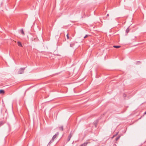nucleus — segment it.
Segmentation results:
<instances>
[{"instance_id": "nucleus-1", "label": "nucleus", "mask_w": 146, "mask_h": 146, "mask_svg": "<svg viewBox=\"0 0 146 146\" xmlns=\"http://www.w3.org/2000/svg\"><path fill=\"white\" fill-rule=\"evenodd\" d=\"M59 134V133L58 132L56 134H55L52 137V139L50 140L49 142V143L48 144L50 145V144L51 143L53 142L54 139L56 138V137H57V136Z\"/></svg>"}, {"instance_id": "nucleus-2", "label": "nucleus", "mask_w": 146, "mask_h": 146, "mask_svg": "<svg viewBox=\"0 0 146 146\" xmlns=\"http://www.w3.org/2000/svg\"><path fill=\"white\" fill-rule=\"evenodd\" d=\"M25 68H21L19 70L18 73L19 74H22L24 73V70Z\"/></svg>"}, {"instance_id": "nucleus-17", "label": "nucleus", "mask_w": 146, "mask_h": 146, "mask_svg": "<svg viewBox=\"0 0 146 146\" xmlns=\"http://www.w3.org/2000/svg\"><path fill=\"white\" fill-rule=\"evenodd\" d=\"M144 114H146V111L144 113Z\"/></svg>"}, {"instance_id": "nucleus-11", "label": "nucleus", "mask_w": 146, "mask_h": 146, "mask_svg": "<svg viewBox=\"0 0 146 146\" xmlns=\"http://www.w3.org/2000/svg\"><path fill=\"white\" fill-rule=\"evenodd\" d=\"M4 124V123L3 121H0V127L3 125Z\"/></svg>"}, {"instance_id": "nucleus-19", "label": "nucleus", "mask_w": 146, "mask_h": 146, "mask_svg": "<svg viewBox=\"0 0 146 146\" xmlns=\"http://www.w3.org/2000/svg\"><path fill=\"white\" fill-rule=\"evenodd\" d=\"M117 134H118V133H117V134H116V135H117Z\"/></svg>"}, {"instance_id": "nucleus-7", "label": "nucleus", "mask_w": 146, "mask_h": 146, "mask_svg": "<svg viewBox=\"0 0 146 146\" xmlns=\"http://www.w3.org/2000/svg\"><path fill=\"white\" fill-rule=\"evenodd\" d=\"M75 43H72L70 44V46L71 47H73Z\"/></svg>"}, {"instance_id": "nucleus-5", "label": "nucleus", "mask_w": 146, "mask_h": 146, "mask_svg": "<svg viewBox=\"0 0 146 146\" xmlns=\"http://www.w3.org/2000/svg\"><path fill=\"white\" fill-rule=\"evenodd\" d=\"M59 129L60 130L63 131V126H62L60 127H59Z\"/></svg>"}, {"instance_id": "nucleus-18", "label": "nucleus", "mask_w": 146, "mask_h": 146, "mask_svg": "<svg viewBox=\"0 0 146 146\" xmlns=\"http://www.w3.org/2000/svg\"><path fill=\"white\" fill-rule=\"evenodd\" d=\"M109 15V14H108L107 15V16L108 17V16Z\"/></svg>"}, {"instance_id": "nucleus-16", "label": "nucleus", "mask_w": 146, "mask_h": 146, "mask_svg": "<svg viewBox=\"0 0 146 146\" xmlns=\"http://www.w3.org/2000/svg\"><path fill=\"white\" fill-rule=\"evenodd\" d=\"M123 96L124 97H125L126 96V94L124 93L123 94Z\"/></svg>"}, {"instance_id": "nucleus-9", "label": "nucleus", "mask_w": 146, "mask_h": 146, "mask_svg": "<svg viewBox=\"0 0 146 146\" xmlns=\"http://www.w3.org/2000/svg\"><path fill=\"white\" fill-rule=\"evenodd\" d=\"M21 33L23 35H25V33H24V32L23 31V29H22L21 30Z\"/></svg>"}, {"instance_id": "nucleus-15", "label": "nucleus", "mask_w": 146, "mask_h": 146, "mask_svg": "<svg viewBox=\"0 0 146 146\" xmlns=\"http://www.w3.org/2000/svg\"><path fill=\"white\" fill-rule=\"evenodd\" d=\"M89 35H86L85 36H84V38H85L87 37H88V36H89Z\"/></svg>"}, {"instance_id": "nucleus-13", "label": "nucleus", "mask_w": 146, "mask_h": 146, "mask_svg": "<svg viewBox=\"0 0 146 146\" xmlns=\"http://www.w3.org/2000/svg\"><path fill=\"white\" fill-rule=\"evenodd\" d=\"M120 137V136H119L118 137H116L115 139V140H116V141H117L118 139H119V138Z\"/></svg>"}, {"instance_id": "nucleus-10", "label": "nucleus", "mask_w": 146, "mask_h": 146, "mask_svg": "<svg viewBox=\"0 0 146 146\" xmlns=\"http://www.w3.org/2000/svg\"><path fill=\"white\" fill-rule=\"evenodd\" d=\"M5 93L4 91L2 90H0V94H3Z\"/></svg>"}, {"instance_id": "nucleus-8", "label": "nucleus", "mask_w": 146, "mask_h": 146, "mask_svg": "<svg viewBox=\"0 0 146 146\" xmlns=\"http://www.w3.org/2000/svg\"><path fill=\"white\" fill-rule=\"evenodd\" d=\"M113 47L115 48H120L121 47V46H119L114 45L113 46Z\"/></svg>"}, {"instance_id": "nucleus-3", "label": "nucleus", "mask_w": 146, "mask_h": 146, "mask_svg": "<svg viewBox=\"0 0 146 146\" xmlns=\"http://www.w3.org/2000/svg\"><path fill=\"white\" fill-rule=\"evenodd\" d=\"M72 133L71 132L70 133L69 136H68V140H67V141L68 142L69 141H70V140L72 136Z\"/></svg>"}, {"instance_id": "nucleus-14", "label": "nucleus", "mask_w": 146, "mask_h": 146, "mask_svg": "<svg viewBox=\"0 0 146 146\" xmlns=\"http://www.w3.org/2000/svg\"><path fill=\"white\" fill-rule=\"evenodd\" d=\"M66 36H67V39H69V36H68V34H67V35H66Z\"/></svg>"}, {"instance_id": "nucleus-6", "label": "nucleus", "mask_w": 146, "mask_h": 146, "mask_svg": "<svg viewBox=\"0 0 146 146\" xmlns=\"http://www.w3.org/2000/svg\"><path fill=\"white\" fill-rule=\"evenodd\" d=\"M88 143H84L80 146H86Z\"/></svg>"}, {"instance_id": "nucleus-4", "label": "nucleus", "mask_w": 146, "mask_h": 146, "mask_svg": "<svg viewBox=\"0 0 146 146\" xmlns=\"http://www.w3.org/2000/svg\"><path fill=\"white\" fill-rule=\"evenodd\" d=\"M17 44H18V45L19 46H21V47H22V44H21V42H19V41H18L17 42Z\"/></svg>"}, {"instance_id": "nucleus-12", "label": "nucleus", "mask_w": 146, "mask_h": 146, "mask_svg": "<svg viewBox=\"0 0 146 146\" xmlns=\"http://www.w3.org/2000/svg\"><path fill=\"white\" fill-rule=\"evenodd\" d=\"M129 29L128 28H127L126 30V33H128L129 32Z\"/></svg>"}]
</instances>
